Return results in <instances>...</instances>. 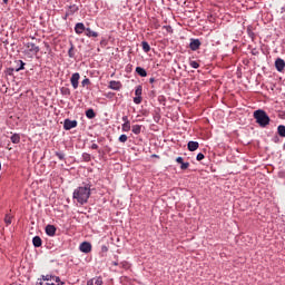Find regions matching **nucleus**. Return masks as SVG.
<instances>
[{
	"label": "nucleus",
	"mask_w": 285,
	"mask_h": 285,
	"mask_svg": "<svg viewBox=\"0 0 285 285\" xmlns=\"http://www.w3.org/2000/svg\"><path fill=\"white\" fill-rule=\"evenodd\" d=\"M90 184H83V186H80L73 190L72 199H75L78 204L83 206V204H88V199H90Z\"/></svg>",
	"instance_id": "1"
},
{
	"label": "nucleus",
	"mask_w": 285,
	"mask_h": 285,
	"mask_svg": "<svg viewBox=\"0 0 285 285\" xmlns=\"http://www.w3.org/2000/svg\"><path fill=\"white\" fill-rule=\"evenodd\" d=\"M254 119H256V124H258L261 128H266V126L271 124V117L262 109L254 111Z\"/></svg>",
	"instance_id": "2"
},
{
	"label": "nucleus",
	"mask_w": 285,
	"mask_h": 285,
	"mask_svg": "<svg viewBox=\"0 0 285 285\" xmlns=\"http://www.w3.org/2000/svg\"><path fill=\"white\" fill-rule=\"evenodd\" d=\"M42 278H39L36 283V285H63L65 283L61 282V278L59 276H52V275H42Z\"/></svg>",
	"instance_id": "3"
},
{
	"label": "nucleus",
	"mask_w": 285,
	"mask_h": 285,
	"mask_svg": "<svg viewBox=\"0 0 285 285\" xmlns=\"http://www.w3.org/2000/svg\"><path fill=\"white\" fill-rule=\"evenodd\" d=\"M26 50L23 51L24 55L28 57V59H33L39 55V46H36L33 42H27L24 43Z\"/></svg>",
	"instance_id": "4"
},
{
	"label": "nucleus",
	"mask_w": 285,
	"mask_h": 285,
	"mask_svg": "<svg viewBox=\"0 0 285 285\" xmlns=\"http://www.w3.org/2000/svg\"><path fill=\"white\" fill-rule=\"evenodd\" d=\"M142 92H144V87H141V85H138L135 90L136 97H134V104H136L137 106H139V104H141Z\"/></svg>",
	"instance_id": "5"
},
{
	"label": "nucleus",
	"mask_w": 285,
	"mask_h": 285,
	"mask_svg": "<svg viewBox=\"0 0 285 285\" xmlns=\"http://www.w3.org/2000/svg\"><path fill=\"white\" fill-rule=\"evenodd\" d=\"M79 79H81V76L79 75V72L72 73V76L70 78V82H71L73 90H77L79 88Z\"/></svg>",
	"instance_id": "6"
},
{
	"label": "nucleus",
	"mask_w": 285,
	"mask_h": 285,
	"mask_svg": "<svg viewBox=\"0 0 285 285\" xmlns=\"http://www.w3.org/2000/svg\"><path fill=\"white\" fill-rule=\"evenodd\" d=\"M77 120H70L69 118L65 119L63 121V129L65 130H72V128H77Z\"/></svg>",
	"instance_id": "7"
},
{
	"label": "nucleus",
	"mask_w": 285,
	"mask_h": 285,
	"mask_svg": "<svg viewBox=\"0 0 285 285\" xmlns=\"http://www.w3.org/2000/svg\"><path fill=\"white\" fill-rule=\"evenodd\" d=\"M200 47H202V41L199 39H195V38L190 39V42H189L190 50L195 52L199 50Z\"/></svg>",
	"instance_id": "8"
},
{
	"label": "nucleus",
	"mask_w": 285,
	"mask_h": 285,
	"mask_svg": "<svg viewBox=\"0 0 285 285\" xmlns=\"http://www.w3.org/2000/svg\"><path fill=\"white\" fill-rule=\"evenodd\" d=\"M79 250L81 253L88 254V253H90L92 250V244H90L88 242H83V243L80 244Z\"/></svg>",
	"instance_id": "9"
},
{
	"label": "nucleus",
	"mask_w": 285,
	"mask_h": 285,
	"mask_svg": "<svg viewBox=\"0 0 285 285\" xmlns=\"http://www.w3.org/2000/svg\"><path fill=\"white\" fill-rule=\"evenodd\" d=\"M275 68H276L277 72H284V68H285L284 59L277 58L275 60Z\"/></svg>",
	"instance_id": "10"
},
{
	"label": "nucleus",
	"mask_w": 285,
	"mask_h": 285,
	"mask_svg": "<svg viewBox=\"0 0 285 285\" xmlns=\"http://www.w3.org/2000/svg\"><path fill=\"white\" fill-rule=\"evenodd\" d=\"M87 28L86 24H83V22H78L75 26V32L76 35H83V32H86Z\"/></svg>",
	"instance_id": "11"
},
{
	"label": "nucleus",
	"mask_w": 285,
	"mask_h": 285,
	"mask_svg": "<svg viewBox=\"0 0 285 285\" xmlns=\"http://www.w3.org/2000/svg\"><path fill=\"white\" fill-rule=\"evenodd\" d=\"M45 230L49 237H55V235H57V227H55V225H47Z\"/></svg>",
	"instance_id": "12"
},
{
	"label": "nucleus",
	"mask_w": 285,
	"mask_h": 285,
	"mask_svg": "<svg viewBox=\"0 0 285 285\" xmlns=\"http://www.w3.org/2000/svg\"><path fill=\"white\" fill-rule=\"evenodd\" d=\"M76 12H79V6L71 4L67 8V17H72Z\"/></svg>",
	"instance_id": "13"
},
{
	"label": "nucleus",
	"mask_w": 285,
	"mask_h": 285,
	"mask_svg": "<svg viewBox=\"0 0 285 285\" xmlns=\"http://www.w3.org/2000/svg\"><path fill=\"white\" fill-rule=\"evenodd\" d=\"M187 148H188L189 153H195V150H197L199 148V142L190 140L187 144Z\"/></svg>",
	"instance_id": "14"
},
{
	"label": "nucleus",
	"mask_w": 285,
	"mask_h": 285,
	"mask_svg": "<svg viewBox=\"0 0 285 285\" xmlns=\"http://www.w3.org/2000/svg\"><path fill=\"white\" fill-rule=\"evenodd\" d=\"M85 35H86V37H88L89 39H90V38L96 39L97 37H99V32L92 31V29H90V28H87V29H86Z\"/></svg>",
	"instance_id": "15"
},
{
	"label": "nucleus",
	"mask_w": 285,
	"mask_h": 285,
	"mask_svg": "<svg viewBox=\"0 0 285 285\" xmlns=\"http://www.w3.org/2000/svg\"><path fill=\"white\" fill-rule=\"evenodd\" d=\"M109 88H110L111 90H121V82L116 81V80H111V81L109 82Z\"/></svg>",
	"instance_id": "16"
},
{
	"label": "nucleus",
	"mask_w": 285,
	"mask_h": 285,
	"mask_svg": "<svg viewBox=\"0 0 285 285\" xmlns=\"http://www.w3.org/2000/svg\"><path fill=\"white\" fill-rule=\"evenodd\" d=\"M32 244H33L35 248H41V245L43 244V240H41V237L35 236L32 238Z\"/></svg>",
	"instance_id": "17"
},
{
	"label": "nucleus",
	"mask_w": 285,
	"mask_h": 285,
	"mask_svg": "<svg viewBox=\"0 0 285 285\" xmlns=\"http://www.w3.org/2000/svg\"><path fill=\"white\" fill-rule=\"evenodd\" d=\"M136 72L139 77H148V72L142 67H136Z\"/></svg>",
	"instance_id": "18"
},
{
	"label": "nucleus",
	"mask_w": 285,
	"mask_h": 285,
	"mask_svg": "<svg viewBox=\"0 0 285 285\" xmlns=\"http://www.w3.org/2000/svg\"><path fill=\"white\" fill-rule=\"evenodd\" d=\"M150 27L154 28V30H159V28H160L159 20L153 18V19L150 20Z\"/></svg>",
	"instance_id": "19"
},
{
	"label": "nucleus",
	"mask_w": 285,
	"mask_h": 285,
	"mask_svg": "<svg viewBox=\"0 0 285 285\" xmlns=\"http://www.w3.org/2000/svg\"><path fill=\"white\" fill-rule=\"evenodd\" d=\"M17 63H18V67L16 68V72L26 70V62H23V60H18Z\"/></svg>",
	"instance_id": "20"
},
{
	"label": "nucleus",
	"mask_w": 285,
	"mask_h": 285,
	"mask_svg": "<svg viewBox=\"0 0 285 285\" xmlns=\"http://www.w3.org/2000/svg\"><path fill=\"white\" fill-rule=\"evenodd\" d=\"M131 131L134 132V135H141V125H134L131 127Z\"/></svg>",
	"instance_id": "21"
},
{
	"label": "nucleus",
	"mask_w": 285,
	"mask_h": 285,
	"mask_svg": "<svg viewBox=\"0 0 285 285\" xmlns=\"http://www.w3.org/2000/svg\"><path fill=\"white\" fill-rule=\"evenodd\" d=\"M86 117H87V119H95V117H97V114H95L94 109H88L86 111Z\"/></svg>",
	"instance_id": "22"
},
{
	"label": "nucleus",
	"mask_w": 285,
	"mask_h": 285,
	"mask_svg": "<svg viewBox=\"0 0 285 285\" xmlns=\"http://www.w3.org/2000/svg\"><path fill=\"white\" fill-rule=\"evenodd\" d=\"M10 140L12 141V144H19L21 141V136H19V134H13L10 137Z\"/></svg>",
	"instance_id": "23"
},
{
	"label": "nucleus",
	"mask_w": 285,
	"mask_h": 285,
	"mask_svg": "<svg viewBox=\"0 0 285 285\" xmlns=\"http://www.w3.org/2000/svg\"><path fill=\"white\" fill-rule=\"evenodd\" d=\"M95 285H104V278L101 276H97L91 278Z\"/></svg>",
	"instance_id": "24"
},
{
	"label": "nucleus",
	"mask_w": 285,
	"mask_h": 285,
	"mask_svg": "<svg viewBox=\"0 0 285 285\" xmlns=\"http://www.w3.org/2000/svg\"><path fill=\"white\" fill-rule=\"evenodd\" d=\"M277 132H278L279 137H285V126L284 125H279L277 127Z\"/></svg>",
	"instance_id": "25"
},
{
	"label": "nucleus",
	"mask_w": 285,
	"mask_h": 285,
	"mask_svg": "<svg viewBox=\"0 0 285 285\" xmlns=\"http://www.w3.org/2000/svg\"><path fill=\"white\" fill-rule=\"evenodd\" d=\"M61 95H63L65 97H70V88L67 87H62L60 89Z\"/></svg>",
	"instance_id": "26"
},
{
	"label": "nucleus",
	"mask_w": 285,
	"mask_h": 285,
	"mask_svg": "<svg viewBox=\"0 0 285 285\" xmlns=\"http://www.w3.org/2000/svg\"><path fill=\"white\" fill-rule=\"evenodd\" d=\"M144 52H148L150 50V45L147 41L141 42Z\"/></svg>",
	"instance_id": "27"
},
{
	"label": "nucleus",
	"mask_w": 285,
	"mask_h": 285,
	"mask_svg": "<svg viewBox=\"0 0 285 285\" xmlns=\"http://www.w3.org/2000/svg\"><path fill=\"white\" fill-rule=\"evenodd\" d=\"M118 141H120V144H126V141H128V136L126 134L120 135Z\"/></svg>",
	"instance_id": "28"
},
{
	"label": "nucleus",
	"mask_w": 285,
	"mask_h": 285,
	"mask_svg": "<svg viewBox=\"0 0 285 285\" xmlns=\"http://www.w3.org/2000/svg\"><path fill=\"white\" fill-rule=\"evenodd\" d=\"M130 131V122H124L122 124V132Z\"/></svg>",
	"instance_id": "29"
},
{
	"label": "nucleus",
	"mask_w": 285,
	"mask_h": 285,
	"mask_svg": "<svg viewBox=\"0 0 285 285\" xmlns=\"http://www.w3.org/2000/svg\"><path fill=\"white\" fill-rule=\"evenodd\" d=\"M56 157H58L60 161H63V159H66V154H63L62 151H56Z\"/></svg>",
	"instance_id": "30"
},
{
	"label": "nucleus",
	"mask_w": 285,
	"mask_h": 285,
	"mask_svg": "<svg viewBox=\"0 0 285 285\" xmlns=\"http://www.w3.org/2000/svg\"><path fill=\"white\" fill-rule=\"evenodd\" d=\"M189 66L190 68H194L195 70H197V68H199V62L195 61V60H191L189 62Z\"/></svg>",
	"instance_id": "31"
},
{
	"label": "nucleus",
	"mask_w": 285,
	"mask_h": 285,
	"mask_svg": "<svg viewBox=\"0 0 285 285\" xmlns=\"http://www.w3.org/2000/svg\"><path fill=\"white\" fill-rule=\"evenodd\" d=\"M189 167H190V163L180 164V170H188Z\"/></svg>",
	"instance_id": "32"
},
{
	"label": "nucleus",
	"mask_w": 285,
	"mask_h": 285,
	"mask_svg": "<svg viewBox=\"0 0 285 285\" xmlns=\"http://www.w3.org/2000/svg\"><path fill=\"white\" fill-rule=\"evenodd\" d=\"M81 86H82V88H86V86H90V79H89V78H85V79L81 81Z\"/></svg>",
	"instance_id": "33"
},
{
	"label": "nucleus",
	"mask_w": 285,
	"mask_h": 285,
	"mask_svg": "<svg viewBox=\"0 0 285 285\" xmlns=\"http://www.w3.org/2000/svg\"><path fill=\"white\" fill-rule=\"evenodd\" d=\"M68 55L70 57V59H72L75 57V47L71 46L70 49L68 50Z\"/></svg>",
	"instance_id": "34"
},
{
	"label": "nucleus",
	"mask_w": 285,
	"mask_h": 285,
	"mask_svg": "<svg viewBox=\"0 0 285 285\" xmlns=\"http://www.w3.org/2000/svg\"><path fill=\"white\" fill-rule=\"evenodd\" d=\"M82 159H83V161H90V159H91L90 154L83 153V154H82Z\"/></svg>",
	"instance_id": "35"
},
{
	"label": "nucleus",
	"mask_w": 285,
	"mask_h": 285,
	"mask_svg": "<svg viewBox=\"0 0 285 285\" xmlns=\"http://www.w3.org/2000/svg\"><path fill=\"white\" fill-rule=\"evenodd\" d=\"M4 223L7 224V226H10V224H12V218L10 216L6 215Z\"/></svg>",
	"instance_id": "36"
},
{
	"label": "nucleus",
	"mask_w": 285,
	"mask_h": 285,
	"mask_svg": "<svg viewBox=\"0 0 285 285\" xmlns=\"http://www.w3.org/2000/svg\"><path fill=\"white\" fill-rule=\"evenodd\" d=\"M206 156L203 153L197 154L196 159L197 161H202Z\"/></svg>",
	"instance_id": "37"
},
{
	"label": "nucleus",
	"mask_w": 285,
	"mask_h": 285,
	"mask_svg": "<svg viewBox=\"0 0 285 285\" xmlns=\"http://www.w3.org/2000/svg\"><path fill=\"white\" fill-rule=\"evenodd\" d=\"M160 119H161V116H159V114H156V115L154 116V121H155L156 124H159Z\"/></svg>",
	"instance_id": "38"
},
{
	"label": "nucleus",
	"mask_w": 285,
	"mask_h": 285,
	"mask_svg": "<svg viewBox=\"0 0 285 285\" xmlns=\"http://www.w3.org/2000/svg\"><path fill=\"white\" fill-rule=\"evenodd\" d=\"M119 266L120 268H128V262H121Z\"/></svg>",
	"instance_id": "39"
},
{
	"label": "nucleus",
	"mask_w": 285,
	"mask_h": 285,
	"mask_svg": "<svg viewBox=\"0 0 285 285\" xmlns=\"http://www.w3.org/2000/svg\"><path fill=\"white\" fill-rule=\"evenodd\" d=\"M90 148H91V150H98L99 149V145L92 144Z\"/></svg>",
	"instance_id": "40"
},
{
	"label": "nucleus",
	"mask_w": 285,
	"mask_h": 285,
	"mask_svg": "<svg viewBox=\"0 0 285 285\" xmlns=\"http://www.w3.org/2000/svg\"><path fill=\"white\" fill-rule=\"evenodd\" d=\"M101 253H108V246L102 245L101 246Z\"/></svg>",
	"instance_id": "41"
},
{
	"label": "nucleus",
	"mask_w": 285,
	"mask_h": 285,
	"mask_svg": "<svg viewBox=\"0 0 285 285\" xmlns=\"http://www.w3.org/2000/svg\"><path fill=\"white\" fill-rule=\"evenodd\" d=\"M122 121H124V124H130V120H128V116H124Z\"/></svg>",
	"instance_id": "42"
},
{
	"label": "nucleus",
	"mask_w": 285,
	"mask_h": 285,
	"mask_svg": "<svg viewBox=\"0 0 285 285\" xmlns=\"http://www.w3.org/2000/svg\"><path fill=\"white\" fill-rule=\"evenodd\" d=\"M176 161H177V164H180V165H181V164L184 163V158H183V157H177V158H176Z\"/></svg>",
	"instance_id": "43"
},
{
	"label": "nucleus",
	"mask_w": 285,
	"mask_h": 285,
	"mask_svg": "<svg viewBox=\"0 0 285 285\" xmlns=\"http://www.w3.org/2000/svg\"><path fill=\"white\" fill-rule=\"evenodd\" d=\"M87 285H95V281H92V278L87 281Z\"/></svg>",
	"instance_id": "44"
},
{
	"label": "nucleus",
	"mask_w": 285,
	"mask_h": 285,
	"mask_svg": "<svg viewBox=\"0 0 285 285\" xmlns=\"http://www.w3.org/2000/svg\"><path fill=\"white\" fill-rule=\"evenodd\" d=\"M155 81H156V80H155V78H153V77L149 79V83H154Z\"/></svg>",
	"instance_id": "45"
},
{
	"label": "nucleus",
	"mask_w": 285,
	"mask_h": 285,
	"mask_svg": "<svg viewBox=\"0 0 285 285\" xmlns=\"http://www.w3.org/2000/svg\"><path fill=\"white\" fill-rule=\"evenodd\" d=\"M274 141H275V144H277V141H279V137L276 136V137L274 138Z\"/></svg>",
	"instance_id": "46"
},
{
	"label": "nucleus",
	"mask_w": 285,
	"mask_h": 285,
	"mask_svg": "<svg viewBox=\"0 0 285 285\" xmlns=\"http://www.w3.org/2000/svg\"><path fill=\"white\" fill-rule=\"evenodd\" d=\"M119 264H120L119 262H112L114 266H119Z\"/></svg>",
	"instance_id": "47"
},
{
	"label": "nucleus",
	"mask_w": 285,
	"mask_h": 285,
	"mask_svg": "<svg viewBox=\"0 0 285 285\" xmlns=\"http://www.w3.org/2000/svg\"><path fill=\"white\" fill-rule=\"evenodd\" d=\"M2 1H3V3L8 4V0H2Z\"/></svg>",
	"instance_id": "48"
},
{
	"label": "nucleus",
	"mask_w": 285,
	"mask_h": 285,
	"mask_svg": "<svg viewBox=\"0 0 285 285\" xmlns=\"http://www.w3.org/2000/svg\"><path fill=\"white\" fill-rule=\"evenodd\" d=\"M69 16H67V13L65 14V19H68Z\"/></svg>",
	"instance_id": "49"
},
{
	"label": "nucleus",
	"mask_w": 285,
	"mask_h": 285,
	"mask_svg": "<svg viewBox=\"0 0 285 285\" xmlns=\"http://www.w3.org/2000/svg\"><path fill=\"white\" fill-rule=\"evenodd\" d=\"M100 43H104V40Z\"/></svg>",
	"instance_id": "50"
}]
</instances>
